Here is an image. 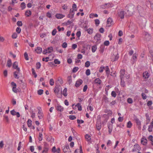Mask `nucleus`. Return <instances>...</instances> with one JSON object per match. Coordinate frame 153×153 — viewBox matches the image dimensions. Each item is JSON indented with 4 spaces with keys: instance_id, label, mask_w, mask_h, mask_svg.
<instances>
[{
    "instance_id": "c85d7f7f",
    "label": "nucleus",
    "mask_w": 153,
    "mask_h": 153,
    "mask_svg": "<svg viewBox=\"0 0 153 153\" xmlns=\"http://www.w3.org/2000/svg\"><path fill=\"white\" fill-rule=\"evenodd\" d=\"M104 48L105 47L104 45H101L100 47V49L99 50L100 52L101 53H103L104 51Z\"/></svg>"
},
{
    "instance_id": "4468645a",
    "label": "nucleus",
    "mask_w": 153,
    "mask_h": 153,
    "mask_svg": "<svg viewBox=\"0 0 153 153\" xmlns=\"http://www.w3.org/2000/svg\"><path fill=\"white\" fill-rule=\"evenodd\" d=\"M108 132L109 134H111L112 131L113 126L112 124H111L110 123H108Z\"/></svg>"
},
{
    "instance_id": "4c0bfd02",
    "label": "nucleus",
    "mask_w": 153,
    "mask_h": 153,
    "mask_svg": "<svg viewBox=\"0 0 153 153\" xmlns=\"http://www.w3.org/2000/svg\"><path fill=\"white\" fill-rule=\"evenodd\" d=\"M31 70L34 76V77L36 78L37 76V75L36 73L35 70L33 68H32Z\"/></svg>"
},
{
    "instance_id": "680f3d73",
    "label": "nucleus",
    "mask_w": 153,
    "mask_h": 153,
    "mask_svg": "<svg viewBox=\"0 0 153 153\" xmlns=\"http://www.w3.org/2000/svg\"><path fill=\"white\" fill-rule=\"evenodd\" d=\"M4 119L6 120V122H8L9 121V120L8 117L6 115H4Z\"/></svg>"
},
{
    "instance_id": "774afa93",
    "label": "nucleus",
    "mask_w": 153,
    "mask_h": 153,
    "mask_svg": "<svg viewBox=\"0 0 153 153\" xmlns=\"http://www.w3.org/2000/svg\"><path fill=\"white\" fill-rule=\"evenodd\" d=\"M16 31L18 33H19L21 32V29L19 27H17L16 30Z\"/></svg>"
},
{
    "instance_id": "79ce46f5",
    "label": "nucleus",
    "mask_w": 153,
    "mask_h": 153,
    "mask_svg": "<svg viewBox=\"0 0 153 153\" xmlns=\"http://www.w3.org/2000/svg\"><path fill=\"white\" fill-rule=\"evenodd\" d=\"M90 62L89 61H87L85 62V67L88 68L90 66Z\"/></svg>"
},
{
    "instance_id": "a211bd4d",
    "label": "nucleus",
    "mask_w": 153,
    "mask_h": 153,
    "mask_svg": "<svg viewBox=\"0 0 153 153\" xmlns=\"http://www.w3.org/2000/svg\"><path fill=\"white\" fill-rule=\"evenodd\" d=\"M118 14L119 16L120 17L121 19H123L124 18V11H122L119 12L118 13Z\"/></svg>"
},
{
    "instance_id": "5fc2aeb1",
    "label": "nucleus",
    "mask_w": 153,
    "mask_h": 153,
    "mask_svg": "<svg viewBox=\"0 0 153 153\" xmlns=\"http://www.w3.org/2000/svg\"><path fill=\"white\" fill-rule=\"evenodd\" d=\"M50 84L51 85H54V80L53 79H51L49 82Z\"/></svg>"
},
{
    "instance_id": "9d476101",
    "label": "nucleus",
    "mask_w": 153,
    "mask_h": 153,
    "mask_svg": "<svg viewBox=\"0 0 153 153\" xmlns=\"http://www.w3.org/2000/svg\"><path fill=\"white\" fill-rule=\"evenodd\" d=\"M10 112L11 114L12 115L15 116L16 115L17 117H19L20 116L19 113V112H16L14 109L11 111Z\"/></svg>"
},
{
    "instance_id": "bf43d9fd",
    "label": "nucleus",
    "mask_w": 153,
    "mask_h": 153,
    "mask_svg": "<svg viewBox=\"0 0 153 153\" xmlns=\"http://www.w3.org/2000/svg\"><path fill=\"white\" fill-rule=\"evenodd\" d=\"M85 74L87 76L91 74L90 70L89 69L87 70L85 72Z\"/></svg>"
},
{
    "instance_id": "0e129e2a",
    "label": "nucleus",
    "mask_w": 153,
    "mask_h": 153,
    "mask_svg": "<svg viewBox=\"0 0 153 153\" xmlns=\"http://www.w3.org/2000/svg\"><path fill=\"white\" fill-rule=\"evenodd\" d=\"M67 46V44L66 42H64L62 45V47L64 48H66Z\"/></svg>"
},
{
    "instance_id": "dca6fc26",
    "label": "nucleus",
    "mask_w": 153,
    "mask_h": 153,
    "mask_svg": "<svg viewBox=\"0 0 153 153\" xmlns=\"http://www.w3.org/2000/svg\"><path fill=\"white\" fill-rule=\"evenodd\" d=\"M134 120L136 123L137 125L138 126V128L140 129H141V122L136 117L134 119Z\"/></svg>"
},
{
    "instance_id": "6e6d98bb",
    "label": "nucleus",
    "mask_w": 153,
    "mask_h": 153,
    "mask_svg": "<svg viewBox=\"0 0 153 153\" xmlns=\"http://www.w3.org/2000/svg\"><path fill=\"white\" fill-rule=\"evenodd\" d=\"M141 96L143 99V100H145L146 99L147 97L146 96V95L144 93H142L141 94Z\"/></svg>"
},
{
    "instance_id": "5701e85b",
    "label": "nucleus",
    "mask_w": 153,
    "mask_h": 153,
    "mask_svg": "<svg viewBox=\"0 0 153 153\" xmlns=\"http://www.w3.org/2000/svg\"><path fill=\"white\" fill-rule=\"evenodd\" d=\"M143 77H144L145 79L148 78L149 76V74L147 71H146V72H144V73H143Z\"/></svg>"
},
{
    "instance_id": "09e8293b",
    "label": "nucleus",
    "mask_w": 153,
    "mask_h": 153,
    "mask_svg": "<svg viewBox=\"0 0 153 153\" xmlns=\"http://www.w3.org/2000/svg\"><path fill=\"white\" fill-rule=\"evenodd\" d=\"M68 81L69 84H70L72 82L71 76H68Z\"/></svg>"
},
{
    "instance_id": "c03bdc74",
    "label": "nucleus",
    "mask_w": 153,
    "mask_h": 153,
    "mask_svg": "<svg viewBox=\"0 0 153 153\" xmlns=\"http://www.w3.org/2000/svg\"><path fill=\"white\" fill-rule=\"evenodd\" d=\"M43 92V90L42 89L38 90L37 91L38 94L39 95H42Z\"/></svg>"
},
{
    "instance_id": "052dcab7",
    "label": "nucleus",
    "mask_w": 153,
    "mask_h": 153,
    "mask_svg": "<svg viewBox=\"0 0 153 153\" xmlns=\"http://www.w3.org/2000/svg\"><path fill=\"white\" fill-rule=\"evenodd\" d=\"M12 90L15 93H17L18 92V89L16 88V87H13Z\"/></svg>"
},
{
    "instance_id": "a878e982",
    "label": "nucleus",
    "mask_w": 153,
    "mask_h": 153,
    "mask_svg": "<svg viewBox=\"0 0 153 153\" xmlns=\"http://www.w3.org/2000/svg\"><path fill=\"white\" fill-rule=\"evenodd\" d=\"M105 71L106 73V74L108 76L110 74V69L108 66H106L105 67Z\"/></svg>"
},
{
    "instance_id": "e433bc0d",
    "label": "nucleus",
    "mask_w": 153,
    "mask_h": 153,
    "mask_svg": "<svg viewBox=\"0 0 153 153\" xmlns=\"http://www.w3.org/2000/svg\"><path fill=\"white\" fill-rule=\"evenodd\" d=\"M132 125V124L130 121H128L127 123V127L128 128H131Z\"/></svg>"
},
{
    "instance_id": "f8f14e48",
    "label": "nucleus",
    "mask_w": 153,
    "mask_h": 153,
    "mask_svg": "<svg viewBox=\"0 0 153 153\" xmlns=\"http://www.w3.org/2000/svg\"><path fill=\"white\" fill-rule=\"evenodd\" d=\"M63 149L65 153H69L71 152L68 145H66Z\"/></svg>"
},
{
    "instance_id": "473e14b6",
    "label": "nucleus",
    "mask_w": 153,
    "mask_h": 153,
    "mask_svg": "<svg viewBox=\"0 0 153 153\" xmlns=\"http://www.w3.org/2000/svg\"><path fill=\"white\" fill-rule=\"evenodd\" d=\"M63 95L65 97H66L67 95V89L66 88H65L63 90Z\"/></svg>"
},
{
    "instance_id": "9b49d317",
    "label": "nucleus",
    "mask_w": 153,
    "mask_h": 153,
    "mask_svg": "<svg viewBox=\"0 0 153 153\" xmlns=\"http://www.w3.org/2000/svg\"><path fill=\"white\" fill-rule=\"evenodd\" d=\"M82 82L83 81L82 79H79L76 81L75 85L76 87L78 88L82 84Z\"/></svg>"
},
{
    "instance_id": "603ef678",
    "label": "nucleus",
    "mask_w": 153,
    "mask_h": 153,
    "mask_svg": "<svg viewBox=\"0 0 153 153\" xmlns=\"http://www.w3.org/2000/svg\"><path fill=\"white\" fill-rule=\"evenodd\" d=\"M41 63L39 62H37L36 64V68L37 69H39L41 67Z\"/></svg>"
},
{
    "instance_id": "13d9d810",
    "label": "nucleus",
    "mask_w": 153,
    "mask_h": 153,
    "mask_svg": "<svg viewBox=\"0 0 153 153\" xmlns=\"http://www.w3.org/2000/svg\"><path fill=\"white\" fill-rule=\"evenodd\" d=\"M24 56L26 60H28V55L27 53L26 52L24 53Z\"/></svg>"
},
{
    "instance_id": "0eeeda50",
    "label": "nucleus",
    "mask_w": 153,
    "mask_h": 153,
    "mask_svg": "<svg viewBox=\"0 0 153 153\" xmlns=\"http://www.w3.org/2000/svg\"><path fill=\"white\" fill-rule=\"evenodd\" d=\"M61 89V87L59 85H56L54 88V92L56 94H58Z\"/></svg>"
},
{
    "instance_id": "20e7f679",
    "label": "nucleus",
    "mask_w": 153,
    "mask_h": 153,
    "mask_svg": "<svg viewBox=\"0 0 153 153\" xmlns=\"http://www.w3.org/2000/svg\"><path fill=\"white\" fill-rule=\"evenodd\" d=\"M53 49L52 47H48L47 49H45L43 51V54H46L47 53H50L52 52Z\"/></svg>"
},
{
    "instance_id": "e2e57ef3",
    "label": "nucleus",
    "mask_w": 153,
    "mask_h": 153,
    "mask_svg": "<svg viewBox=\"0 0 153 153\" xmlns=\"http://www.w3.org/2000/svg\"><path fill=\"white\" fill-rule=\"evenodd\" d=\"M109 44V42L108 41H105L104 43V45L106 46H108Z\"/></svg>"
},
{
    "instance_id": "2eb2a0df",
    "label": "nucleus",
    "mask_w": 153,
    "mask_h": 153,
    "mask_svg": "<svg viewBox=\"0 0 153 153\" xmlns=\"http://www.w3.org/2000/svg\"><path fill=\"white\" fill-rule=\"evenodd\" d=\"M147 143V140L144 137H143L141 140V143L144 145H146Z\"/></svg>"
},
{
    "instance_id": "4be33fe9",
    "label": "nucleus",
    "mask_w": 153,
    "mask_h": 153,
    "mask_svg": "<svg viewBox=\"0 0 153 153\" xmlns=\"http://www.w3.org/2000/svg\"><path fill=\"white\" fill-rule=\"evenodd\" d=\"M42 51V49L41 48L39 47H38L35 50V51L37 53H40Z\"/></svg>"
},
{
    "instance_id": "72a5a7b5",
    "label": "nucleus",
    "mask_w": 153,
    "mask_h": 153,
    "mask_svg": "<svg viewBox=\"0 0 153 153\" xmlns=\"http://www.w3.org/2000/svg\"><path fill=\"white\" fill-rule=\"evenodd\" d=\"M12 65L11 61L10 59H9L7 62V66L9 67H10Z\"/></svg>"
},
{
    "instance_id": "393cba45",
    "label": "nucleus",
    "mask_w": 153,
    "mask_h": 153,
    "mask_svg": "<svg viewBox=\"0 0 153 153\" xmlns=\"http://www.w3.org/2000/svg\"><path fill=\"white\" fill-rule=\"evenodd\" d=\"M153 128V122L152 121L151 122V125L149 126L148 129V131L150 132L152 131V129Z\"/></svg>"
},
{
    "instance_id": "de8ad7c7",
    "label": "nucleus",
    "mask_w": 153,
    "mask_h": 153,
    "mask_svg": "<svg viewBox=\"0 0 153 153\" xmlns=\"http://www.w3.org/2000/svg\"><path fill=\"white\" fill-rule=\"evenodd\" d=\"M111 95L112 97H115L117 96V94L116 93V92L114 91H112L111 93Z\"/></svg>"
},
{
    "instance_id": "aec40b11",
    "label": "nucleus",
    "mask_w": 153,
    "mask_h": 153,
    "mask_svg": "<svg viewBox=\"0 0 153 153\" xmlns=\"http://www.w3.org/2000/svg\"><path fill=\"white\" fill-rule=\"evenodd\" d=\"M55 16L58 19H61L65 17V15L61 14H57Z\"/></svg>"
},
{
    "instance_id": "f704fd0d",
    "label": "nucleus",
    "mask_w": 153,
    "mask_h": 153,
    "mask_svg": "<svg viewBox=\"0 0 153 153\" xmlns=\"http://www.w3.org/2000/svg\"><path fill=\"white\" fill-rule=\"evenodd\" d=\"M85 138L87 141H89L91 139V136L89 134H86L85 136Z\"/></svg>"
},
{
    "instance_id": "8fccbe9b",
    "label": "nucleus",
    "mask_w": 153,
    "mask_h": 153,
    "mask_svg": "<svg viewBox=\"0 0 153 153\" xmlns=\"http://www.w3.org/2000/svg\"><path fill=\"white\" fill-rule=\"evenodd\" d=\"M53 62L54 63L57 64H59L60 63V61L56 59L54 60Z\"/></svg>"
},
{
    "instance_id": "37998d69",
    "label": "nucleus",
    "mask_w": 153,
    "mask_h": 153,
    "mask_svg": "<svg viewBox=\"0 0 153 153\" xmlns=\"http://www.w3.org/2000/svg\"><path fill=\"white\" fill-rule=\"evenodd\" d=\"M79 69V68L77 67H74L72 70V72L73 73H75L78 71Z\"/></svg>"
},
{
    "instance_id": "423d86ee",
    "label": "nucleus",
    "mask_w": 153,
    "mask_h": 153,
    "mask_svg": "<svg viewBox=\"0 0 153 153\" xmlns=\"http://www.w3.org/2000/svg\"><path fill=\"white\" fill-rule=\"evenodd\" d=\"M141 149L140 147L137 144H135L134 146V148L132 150V152H137Z\"/></svg>"
},
{
    "instance_id": "ddd939ff",
    "label": "nucleus",
    "mask_w": 153,
    "mask_h": 153,
    "mask_svg": "<svg viewBox=\"0 0 153 153\" xmlns=\"http://www.w3.org/2000/svg\"><path fill=\"white\" fill-rule=\"evenodd\" d=\"M119 58V56L118 55V54H117L116 55H113L111 57V61L112 62H114L117 60Z\"/></svg>"
},
{
    "instance_id": "bb28decb",
    "label": "nucleus",
    "mask_w": 153,
    "mask_h": 153,
    "mask_svg": "<svg viewBox=\"0 0 153 153\" xmlns=\"http://www.w3.org/2000/svg\"><path fill=\"white\" fill-rule=\"evenodd\" d=\"M25 14L27 16H29L31 15V12L30 10H26Z\"/></svg>"
},
{
    "instance_id": "cd10ccee",
    "label": "nucleus",
    "mask_w": 153,
    "mask_h": 153,
    "mask_svg": "<svg viewBox=\"0 0 153 153\" xmlns=\"http://www.w3.org/2000/svg\"><path fill=\"white\" fill-rule=\"evenodd\" d=\"M112 22V20L111 18L109 17L107 19V24H108V25L109 26L110 25H111V22Z\"/></svg>"
},
{
    "instance_id": "f3484780",
    "label": "nucleus",
    "mask_w": 153,
    "mask_h": 153,
    "mask_svg": "<svg viewBox=\"0 0 153 153\" xmlns=\"http://www.w3.org/2000/svg\"><path fill=\"white\" fill-rule=\"evenodd\" d=\"M125 69H121L120 71V79H123L125 74Z\"/></svg>"
},
{
    "instance_id": "6ab92c4d",
    "label": "nucleus",
    "mask_w": 153,
    "mask_h": 153,
    "mask_svg": "<svg viewBox=\"0 0 153 153\" xmlns=\"http://www.w3.org/2000/svg\"><path fill=\"white\" fill-rule=\"evenodd\" d=\"M13 67L14 69H16L17 71H20V68L18 67V62H15L13 63Z\"/></svg>"
},
{
    "instance_id": "1a4fd4ad",
    "label": "nucleus",
    "mask_w": 153,
    "mask_h": 153,
    "mask_svg": "<svg viewBox=\"0 0 153 153\" xmlns=\"http://www.w3.org/2000/svg\"><path fill=\"white\" fill-rule=\"evenodd\" d=\"M74 11L72 9H71L69 14L67 16V17L69 18H72L74 17Z\"/></svg>"
},
{
    "instance_id": "2f4dec72",
    "label": "nucleus",
    "mask_w": 153,
    "mask_h": 153,
    "mask_svg": "<svg viewBox=\"0 0 153 153\" xmlns=\"http://www.w3.org/2000/svg\"><path fill=\"white\" fill-rule=\"evenodd\" d=\"M42 139V133L39 132L38 137V139L39 141H41Z\"/></svg>"
},
{
    "instance_id": "7ed1b4c3",
    "label": "nucleus",
    "mask_w": 153,
    "mask_h": 153,
    "mask_svg": "<svg viewBox=\"0 0 153 153\" xmlns=\"http://www.w3.org/2000/svg\"><path fill=\"white\" fill-rule=\"evenodd\" d=\"M96 127L97 130L98 131L100 130L101 127V120L100 117H98L97 119L96 124Z\"/></svg>"
},
{
    "instance_id": "a19ab883",
    "label": "nucleus",
    "mask_w": 153,
    "mask_h": 153,
    "mask_svg": "<svg viewBox=\"0 0 153 153\" xmlns=\"http://www.w3.org/2000/svg\"><path fill=\"white\" fill-rule=\"evenodd\" d=\"M105 69V67L103 66H101L100 68L99 71L100 73H102L103 71V70Z\"/></svg>"
},
{
    "instance_id": "ea45409f",
    "label": "nucleus",
    "mask_w": 153,
    "mask_h": 153,
    "mask_svg": "<svg viewBox=\"0 0 153 153\" xmlns=\"http://www.w3.org/2000/svg\"><path fill=\"white\" fill-rule=\"evenodd\" d=\"M77 106L78 108V110L79 111H81L82 110V106L81 104L80 103H78L77 104Z\"/></svg>"
},
{
    "instance_id": "39448f33",
    "label": "nucleus",
    "mask_w": 153,
    "mask_h": 153,
    "mask_svg": "<svg viewBox=\"0 0 153 153\" xmlns=\"http://www.w3.org/2000/svg\"><path fill=\"white\" fill-rule=\"evenodd\" d=\"M44 147L43 150L42 151V153H48L49 150L48 145L46 143H44Z\"/></svg>"
},
{
    "instance_id": "f257e3e1",
    "label": "nucleus",
    "mask_w": 153,
    "mask_h": 153,
    "mask_svg": "<svg viewBox=\"0 0 153 153\" xmlns=\"http://www.w3.org/2000/svg\"><path fill=\"white\" fill-rule=\"evenodd\" d=\"M134 6L130 4H127L125 7V10L127 11V12L126 13V15L129 16H131L134 10Z\"/></svg>"
},
{
    "instance_id": "7c9ffc66",
    "label": "nucleus",
    "mask_w": 153,
    "mask_h": 153,
    "mask_svg": "<svg viewBox=\"0 0 153 153\" xmlns=\"http://www.w3.org/2000/svg\"><path fill=\"white\" fill-rule=\"evenodd\" d=\"M97 49V46L96 45H94L92 46L91 50L93 52H94Z\"/></svg>"
},
{
    "instance_id": "338daca9",
    "label": "nucleus",
    "mask_w": 153,
    "mask_h": 153,
    "mask_svg": "<svg viewBox=\"0 0 153 153\" xmlns=\"http://www.w3.org/2000/svg\"><path fill=\"white\" fill-rule=\"evenodd\" d=\"M95 24L97 26L100 23V21L98 19H96L95 20Z\"/></svg>"
},
{
    "instance_id": "c9c22d12",
    "label": "nucleus",
    "mask_w": 153,
    "mask_h": 153,
    "mask_svg": "<svg viewBox=\"0 0 153 153\" xmlns=\"http://www.w3.org/2000/svg\"><path fill=\"white\" fill-rule=\"evenodd\" d=\"M27 126L29 127H30L32 125V121L31 120L29 119L27 121Z\"/></svg>"
},
{
    "instance_id": "f03ea898",
    "label": "nucleus",
    "mask_w": 153,
    "mask_h": 153,
    "mask_svg": "<svg viewBox=\"0 0 153 153\" xmlns=\"http://www.w3.org/2000/svg\"><path fill=\"white\" fill-rule=\"evenodd\" d=\"M101 35L99 33H97L94 36V39L96 41V43L97 44H99L101 42Z\"/></svg>"
},
{
    "instance_id": "864d4df0",
    "label": "nucleus",
    "mask_w": 153,
    "mask_h": 153,
    "mask_svg": "<svg viewBox=\"0 0 153 153\" xmlns=\"http://www.w3.org/2000/svg\"><path fill=\"white\" fill-rule=\"evenodd\" d=\"M46 16L49 18H51V14L49 12H47L46 13Z\"/></svg>"
},
{
    "instance_id": "4d7b16f0",
    "label": "nucleus",
    "mask_w": 153,
    "mask_h": 153,
    "mask_svg": "<svg viewBox=\"0 0 153 153\" xmlns=\"http://www.w3.org/2000/svg\"><path fill=\"white\" fill-rule=\"evenodd\" d=\"M120 85L123 87H124L125 86V83L123 79H121Z\"/></svg>"
},
{
    "instance_id": "412c9836",
    "label": "nucleus",
    "mask_w": 153,
    "mask_h": 153,
    "mask_svg": "<svg viewBox=\"0 0 153 153\" xmlns=\"http://www.w3.org/2000/svg\"><path fill=\"white\" fill-rule=\"evenodd\" d=\"M56 109L58 111L62 112L63 110V108L61 106L58 105L56 107Z\"/></svg>"
},
{
    "instance_id": "b1692460",
    "label": "nucleus",
    "mask_w": 153,
    "mask_h": 153,
    "mask_svg": "<svg viewBox=\"0 0 153 153\" xmlns=\"http://www.w3.org/2000/svg\"><path fill=\"white\" fill-rule=\"evenodd\" d=\"M94 82L96 84H97L99 85L101 84L102 81L99 78H97L94 80Z\"/></svg>"
},
{
    "instance_id": "69168bd1",
    "label": "nucleus",
    "mask_w": 153,
    "mask_h": 153,
    "mask_svg": "<svg viewBox=\"0 0 153 153\" xmlns=\"http://www.w3.org/2000/svg\"><path fill=\"white\" fill-rule=\"evenodd\" d=\"M17 25L19 26H22V24L21 21H18L17 23Z\"/></svg>"
},
{
    "instance_id": "6e6552de",
    "label": "nucleus",
    "mask_w": 153,
    "mask_h": 153,
    "mask_svg": "<svg viewBox=\"0 0 153 153\" xmlns=\"http://www.w3.org/2000/svg\"><path fill=\"white\" fill-rule=\"evenodd\" d=\"M84 29L85 31H87V33L89 34H91L93 32V29L92 28H89L88 29L87 26L85 27Z\"/></svg>"
},
{
    "instance_id": "3c124183",
    "label": "nucleus",
    "mask_w": 153,
    "mask_h": 153,
    "mask_svg": "<svg viewBox=\"0 0 153 153\" xmlns=\"http://www.w3.org/2000/svg\"><path fill=\"white\" fill-rule=\"evenodd\" d=\"M127 102L129 104H131L133 102L132 100L130 98H128L127 100Z\"/></svg>"
},
{
    "instance_id": "58836bf2",
    "label": "nucleus",
    "mask_w": 153,
    "mask_h": 153,
    "mask_svg": "<svg viewBox=\"0 0 153 153\" xmlns=\"http://www.w3.org/2000/svg\"><path fill=\"white\" fill-rule=\"evenodd\" d=\"M74 11H76V5L75 4H74L72 5V9Z\"/></svg>"
},
{
    "instance_id": "a18cd8bd",
    "label": "nucleus",
    "mask_w": 153,
    "mask_h": 153,
    "mask_svg": "<svg viewBox=\"0 0 153 153\" xmlns=\"http://www.w3.org/2000/svg\"><path fill=\"white\" fill-rule=\"evenodd\" d=\"M69 118L71 120H74L76 119V117L74 115H71L69 116Z\"/></svg>"
},
{
    "instance_id": "c756f323",
    "label": "nucleus",
    "mask_w": 153,
    "mask_h": 153,
    "mask_svg": "<svg viewBox=\"0 0 153 153\" xmlns=\"http://www.w3.org/2000/svg\"><path fill=\"white\" fill-rule=\"evenodd\" d=\"M26 7L25 4L24 2L22 3L21 4V7L22 10H23Z\"/></svg>"
},
{
    "instance_id": "49530a36",
    "label": "nucleus",
    "mask_w": 153,
    "mask_h": 153,
    "mask_svg": "<svg viewBox=\"0 0 153 153\" xmlns=\"http://www.w3.org/2000/svg\"><path fill=\"white\" fill-rule=\"evenodd\" d=\"M103 100L105 102H108V99L106 96H104L103 97Z\"/></svg>"
}]
</instances>
